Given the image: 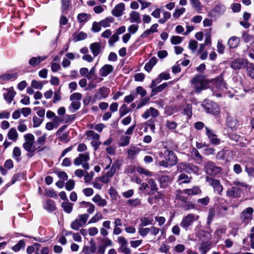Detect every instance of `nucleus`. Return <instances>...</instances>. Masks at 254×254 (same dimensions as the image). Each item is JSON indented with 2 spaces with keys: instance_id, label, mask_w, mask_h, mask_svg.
<instances>
[{
  "instance_id": "f257e3e1",
  "label": "nucleus",
  "mask_w": 254,
  "mask_h": 254,
  "mask_svg": "<svg viewBox=\"0 0 254 254\" xmlns=\"http://www.w3.org/2000/svg\"><path fill=\"white\" fill-rule=\"evenodd\" d=\"M24 143L23 144V148L29 153H34L40 148L39 146L34 141L35 137L31 133H27L24 135Z\"/></svg>"
},
{
  "instance_id": "f03ea898",
  "label": "nucleus",
  "mask_w": 254,
  "mask_h": 254,
  "mask_svg": "<svg viewBox=\"0 0 254 254\" xmlns=\"http://www.w3.org/2000/svg\"><path fill=\"white\" fill-rule=\"evenodd\" d=\"M191 83L194 89V91L196 93H199L202 90L206 88L208 82L203 75H197L192 78Z\"/></svg>"
},
{
  "instance_id": "7ed1b4c3",
  "label": "nucleus",
  "mask_w": 254,
  "mask_h": 254,
  "mask_svg": "<svg viewBox=\"0 0 254 254\" xmlns=\"http://www.w3.org/2000/svg\"><path fill=\"white\" fill-rule=\"evenodd\" d=\"M90 160L89 152L80 153L74 159L73 163L75 166L82 165V167L87 170L90 168L89 164L88 163Z\"/></svg>"
},
{
  "instance_id": "20e7f679",
  "label": "nucleus",
  "mask_w": 254,
  "mask_h": 254,
  "mask_svg": "<svg viewBox=\"0 0 254 254\" xmlns=\"http://www.w3.org/2000/svg\"><path fill=\"white\" fill-rule=\"evenodd\" d=\"M89 215L86 213L78 215V217L71 222V228L76 231L78 230L80 227L86 224Z\"/></svg>"
},
{
  "instance_id": "39448f33",
  "label": "nucleus",
  "mask_w": 254,
  "mask_h": 254,
  "mask_svg": "<svg viewBox=\"0 0 254 254\" xmlns=\"http://www.w3.org/2000/svg\"><path fill=\"white\" fill-rule=\"evenodd\" d=\"M199 217V216L197 215L192 213L189 214L183 218L180 223V226L187 230L192 224L193 222L198 220Z\"/></svg>"
},
{
  "instance_id": "423d86ee",
  "label": "nucleus",
  "mask_w": 254,
  "mask_h": 254,
  "mask_svg": "<svg viewBox=\"0 0 254 254\" xmlns=\"http://www.w3.org/2000/svg\"><path fill=\"white\" fill-rule=\"evenodd\" d=\"M206 181L213 188L214 191L215 193L220 195H222L223 187L221 185L219 180L206 177Z\"/></svg>"
},
{
  "instance_id": "0eeeda50",
  "label": "nucleus",
  "mask_w": 254,
  "mask_h": 254,
  "mask_svg": "<svg viewBox=\"0 0 254 254\" xmlns=\"http://www.w3.org/2000/svg\"><path fill=\"white\" fill-rule=\"evenodd\" d=\"M206 173L210 175L216 176L221 171V168L216 166L212 162H207L204 164Z\"/></svg>"
},
{
  "instance_id": "6e6552de",
  "label": "nucleus",
  "mask_w": 254,
  "mask_h": 254,
  "mask_svg": "<svg viewBox=\"0 0 254 254\" xmlns=\"http://www.w3.org/2000/svg\"><path fill=\"white\" fill-rule=\"evenodd\" d=\"M254 210L249 207L245 209L240 214V219L246 224H248L253 219L252 215Z\"/></svg>"
},
{
  "instance_id": "1a4fd4ad",
  "label": "nucleus",
  "mask_w": 254,
  "mask_h": 254,
  "mask_svg": "<svg viewBox=\"0 0 254 254\" xmlns=\"http://www.w3.org/2000/svg\"><path fill=\"white\" fill-rule=\"evenodd\" d=\"M248 61L247 60L239 58L233 61L230 64L231 67L235 70L240 69L248 65Z\"/></svg>"
},
{
  "instance_id": "9d476101",
  "label": "nucleus",
  "mask_w": 254,
  "mask_h": 254,
  "mask_svg": "<svg viewBox=\"0 0 254 254\" xmlns=\"http://www.w3.org/2000/svg\"><path fill=\"white\" fill-rule=\"evenodd\" d=\"M164 159H166L168 164L170 166L176 165L178 162V159L174 152L172 151L167 150L164 152Z\"/></svg>"
},
{
  "instance_id": "9b49d317",
  "label": "nucleus",
  "mask_w": 254,
  "mask_h": 254,
  "mask_svg": "<svg viewBox=\"0 0 254 254\" xmlns=\"http://www.w3.org/2000/svg\"><path fill=\"white\" fill-rule=\"evenodd\" d=\"M203 110L207 113L217 115L220 112V108L218 105L214 103L207 104V105H202Z\"/></svg>"
},
{
  "instance_id": "f8f14e48",
  "label": "nucleus",
  "mask_w": 254,
  "mask_h": 254,
  "mask_svg": "<svg viewBox=\"0 0 254 254\" xmlns=\"http://www.w3.org/2000/svg\"><path fill=\"white\" fill-rule=\"evenodd\" d=\"M159 115V112L157 109L153 107H150L144 112L141 116L143 119H147L150 116L153 118H156L158 117Z\"/></svg>"
},
{
  "instance_id": "ddd939ff",
  "label": "nucleus",
  "mask_w": 254,
  "mask_h": 254,
  "mask_svg": "<svg viewBox=\"0 0 254 254\" xmlns=\"http://www.w3.org/2000/svg\"><path fill=\"white\" fill-rule=\"evenodd\" d=\"M110 93V89L105 87L99 88L95 94V98L98 100L108 97Z\"/></svg>"
},
{
  "instance_id": "4468645a",
  "label": "nucleus",
  "mask_w": 254,
  "mask_h": 254,
  "mask_svg": "<svg viewBox=\"0 0 254 254\" xmlns=\"http://www.w3.org/2000/svg\"><path fill=\"white\" fill-rule=\"evenodd\" d=\"M114 70L113 66L111 64H105L99 70V75L102 77H106L111 73Z\"/></svg>"
},
{
  "instance_id": "2eb2a0df",
  "label": "nucleus",
  "mask_w": 254,
  "mask_h": 254,
  "mask_svg": "<svg viewBox=\"0 0 254 254\" xmlns=\"http://www.w3.org/2000/svg\"><path fill=\"white\" fill-rule=\"evenodd\" d=\"M124 10L125 4L121 2L115 6V7L112 10V13L114 16L119 17L123 14Z\"/></svg>"
},
{
  "instance_id": "dca6fc26",
  "label": "nucleus",
  "mask_w": 254,
  "mask_h": 254,
  "mask_svg": "<svg viewBox=\"0 0 254 254\" xmlns=\"http://www.w3.org/2000/svg\"><path fill=\"white\" fill-rule=\"evenodd\" d=\"M6 90L7 91V93L3 94L4 98L8 103H10L13 100L16 94V92L14 91L13 88L7 89Z\"/></svg>"
},
{
  "instance_id": "f3484780",
  "label": "nucleus",
  "mask_w": 254,
  "mask_h": 254,
  "mask_svg": "<svg viewBox=\"0 0 254 254\" xmlns=\"http://www.w3.org/2000/svg\"><path fill=\"white\" fill-rule=\"evenodd\" d=\"M201 190L198 186H194L191 189H185L183 190V192L187 195H198L201 193Z\"/></svg>"
},
{
  "instance_id": "a211bd4d",
  "label": "nucleus",
  "mask_w": 254,
  "mask_h": 254,
  "mask_svg": "<svg viewBox=\"0 0 254 254\" xmlns=\"http://www.w3.org/2000/svg\"><path fill=\"white\" fill-rule=\"evenodd\" d=\"M226 194L229 197H233L235 198L239 197L241 195V190L239 188L232 187L231 189L227 191Z\"/></svg>"
},
{
  "instance_id": "6ab92c4d",
  "label": "nucleus",
  "mask_w": 254,
  "mask_h": 254,
  "mask_svg": "<svg viewBox=\"0 0 254 254\" xmlns=\"http://www.w3.org/2000/svg\"><path fill=\"white\" fill-rule=\"evenodd\" d=\"M47 58V56L33 57L29 61V64L32 66L35 67L38 65L40 63Z\"/></svg>"
},
{
  "instance_id": "aec40b11",
  "label": "nucleus",
  "mask_w": 254,
  "mask_h": 254,
  "mask_svg": "<svg viewBox=\"0 0 254 254\" xmlns=\"http://www.w3.org/2000/svg\"><path fill=\"white\" fill-rule=\"evenodd\" d=\"M101 44L99 43L95 42L90 46V50L94 57L97 56L101 53Z\"/></svg>"
},
{
  "instance_id": "412c9836",
  "label": "nucleus",
  "mask_w": 254,
  "mask_h": 254,
  "mask_svg": "<svg viewBox=\"0 0 254 254\" xmlns=\"http://www.w3.org/2000/svg\"><path fill=\"white\" fill-rule=\"evenodd\" d=\"M192 178L187 175L182 173L180 174L178 178L177 182L179 185L182 184H189L191 182Z\"/></svg>"
},
{
  "instance_id": "4be33fe9",
  "label": "nucleus",
  "mask_w": 254,
  "mask_h": 254,
  "mask_svg": "<svg viewBox=\"0 0 254 254\" xmlns=\"http://www.w3.org/2000/svg\"><path fill=\"white\" fill-rule=\"evenodd\" d=\"M129 20L131 23H140V14L135 11H132L129 13Z\"/></svg>"
},
{
  "instance_id": "5701e85b",
  "label": "nucleus",
  "mask_w": 254,
  "mask_h": 254,
  "mask_svg": "<svg viewBox=\"0 0 254 254\" xmlns=\"http://www.w3.org/2000/svg\"><path fill=\"white\" fill-rule=\"evenodd\" d=\"M81 207L86 208L87 212L89 214L93 213L95 211V206L90 202L82 201L80 203Z\"/></svg>"
},
{
  "instance_id": "b1692460",
  "label": "nucleus",
  "mask_w": 254,
  "mask_h": 254,
  "mask_svg": "<svg viewBox=\"0 0 254 254\" xmlns=\"http://www.w3.org/2000/svg\"><path fill=\"white\" fill-rule=\"evenodd\" d=\"M140 151V149L136 146H130L127 150V154L130 158L133 159Z\"/></svg>"
},
{
  "instance_id": "393cba45",
  "label": "nucleus",
  "mask_w": 254,
  "mask_h": 254,
  "mask_svg": "<svg viewBox=\"0 0 254 254\" xmlns=\"http://www.w3.org/2000/svg\"><path fill=\"white\" fill-rule=\"evenodd\" d=\"M7 137L9 139L16 141L18 138V134L14 127L11 128L7 133Z\"/></svg>"
},
{
  "instance_id": "a878e982",
  "label": "nucleus",
  "mask_w": 254,
  "mask_h": 254,
  "mask_svg": "<svg viewBox=\"0 0 254 254\" xmlns=\"http://www.w3.org/2000/svg\"><path fill=\"white\" fill-rule=\"evenodd\" d=\"M240 38L236 36L231 37L228 41V45L230 48H235L240 43Z\"/></svg>"
},
{
  "instance_id": "bb28decb",
  "label": "nucleus",
  "mask_w": 254,
  "mask_h": 254,
  "mask_svg": "<svg viewBox=\"0 0 254 254\" xmlns=\"http://www.w3.org/2000/svg\"><path fill=\"white\" fill-rule=\"evenodd\" d=\"M92 201L97 203L98 205L104 207L107 205V201L105 199H103L99 194H96L92 198Z\"/></svg>"
},
{
  "instance_id": "cd10ccee",
  "label": "nucleus",
  "mask_w": 254,
  "mask_h": 254,
  "mask_svg": "<svg viewBox=\"0 0 254 254\" xmlns=\"http://www.w3.org/2000/svg\"><path fill=\"white\" fill-rule=\"evenodd\" d=\"M157 62V59L156 57H153L151 58L149 61L146 63L145 65L144 68L145 69L149 72L154 66Z\"/></svg>"
},
{
  "instance_id": "c85d7f7f",
  "label": "nucleus",
  "mask_w": 254,
  "mask_h": 254,
  "mask_svg": "<svg viewBox=\"0 0 254 254\" xmlns=\"http://www.w3.org/2000/svg\"><path fill=\"white\" fill-rule=\"evenodd\" d=\"M211 245V243L209 241L202 243L199 248L201 254H206L207 251L210 250Z\"/></svg>"
},
{
  "instance_id": "c756f323",
  "label": "nucleus",
  "mask_w": 254,
  "mask_h": 254,
  "mask_svg": "<svg viewBox=\"0 0 254 254\" xmlns=\"http://www.w3.org/2000/svg\"><path fill=\"white\" fill-rule=\"evenodd\" d=\"M73 40L74 42L81 41L86 39L87 37V34L81 31L77 33H74L72 35Z\"/></svg>"
},
{
  "instance_id": "7c9ffc66",
  "label": "nucleus",
  "mask_w": 254,
  "mask_h": 254,
  "mask_svg": "<svg viewBox=\"0 0 254 254\" xmlns=\"http://www.w3.org/2000/svg\"><path fill=\"white\" fill-rule=\"evenodd\" d=\"M55 202L51 199L46 200L45 204L44 205V208L49 212H52L55 209Z\"/></svg>"
},
{
  "instance_id": "2f4dec72",
  "label": "nucleus",
  "mask_w": 254,
  "mask_h": 254,
  "mask_svg": "<svg viewBox=\"0 0 254 254\" xmlns=\"http://www.w3.org/2000/svg\"><path fill=\"white\" fill-rule=\"evenodd\" d=\"M87 136V139L88 140H95L99 139L100 135L99 134L95 133L93 130H88L86 132Z\"/></svg>"
},
{
  "instance_id": "473e14b6",
  "label": "nucleus",
  "mask_w": 254,
  "mask_h": 254,
  "mask_svg": "<svg viewBox=\"0 0 254 254\" xmlns=\"http://www.w3.org/2000/svg\"><path fill=\"white\" fill-rule=\"evenodd\" d=\"M73 205V204L71 202H64L61 206L65 212L70 213L72 210Z\"/></svg>"
},
{
  "instance_id": "72a5a7b5",
  "label": "nucleus",
  "mask_w": 254,
  "mask_h": 254,
  "mask_svg": "<svg viewBox=\"0 0 254 254\" xmlns=\"http://www.w3.org/2000/svg\"><path fill=\"white\" fill-rule=\"evenodd\" d=\"M114 21V18L112 17H109L106 18L105 19L101 20L100 22V23L101 25V27H103L104 28L109 27L110 26V24L113 23Z\"/></svg>"
},
{
  "instance_id": "f704fd0d",
  "label": "nucleus",
  "mask_w": 254,
  "mask_h": 254,
  "mask_svg": "<svg viewBox=\"0 0 254 254\" xmlns=\"http://www.w3.org/2000/svg\"><path fill=\"white\" fill-rule=\"evenodd\" d=\"M103 218L101 213L97 212L88 221V224L95 223Z\"/></svg>"
},
{
  "instance_id": "c9c22d12",
  "label": "nucleus",
  "mask_w": 254,
  "mask_h": 254,
  "mask_svg": "<svg viewBox=\"0 0 254 254\" xmlns=\"http://www.w3.org/2000/svg\"><path fill=\"white\" fill-rule=\"evenodd\" d=\"M167 86H168V84L167 83H163L161 85L153 88L152 90L151 96H153V95L156 94V93H157L158 92H160L162 91L166 87H167Z\"/></svg>"
},
{
  "instance_id": "e433bc0d",
  "label": "nucleus",
  "mask_w": 254,
  "mask_h": 254,
  "mask_svg": "<svg viewBox=\"0 0 254 254\" xmlns=\"http://www.w3.org/2000/svg\"><path fill=\"white\" fill-rule=\"evenodd\" d=\"M89 15L86 13H80L77 15V20L80 23H84L89 20Z\"/></svg>"
},
{
  "instance_id": "4c0bfd02",
  "label": "nucleus",
  "mask_w": 254,
  "mask_h": 254,
  "mask_svg": "<svg viewBox=\"0 0 254 254\" xmlns=\"http://www.w3.org/2000/svg\"><path fill=\"white\" fill-rule=\"evenodd\" d=\"M80 107V103L79 101H72V102L70 104V107H69V110L72 112H74L75 111H77L79 109Z\"/></svg>"
},
{
  "instance_id": "58836bf2",
  "label": "nucleus",
  "mask_w": 254,
  "mask_h": 254,
  "mask_svg": "<svg viewBox=\"0 0 254 254\" xmlns=\"http://www.w3.org/2000/svg\"><path fill=\"white\" fill-rule=\"evenodd\" d=\"M177 193L176 196V199L180 200L182 202V203H184L187 201V197L183 196L182 195L183 192V190H177Z\"/></svg>"
},
{
  "instance_id": "ea45409f",
  "label": "nucleus",
  "mask_w": 254,
  "mask_h": 254,
  "mask_svg": "<svg viewBox=\"0 0 254 254\" xmlns=\"http://www.w3.org/2000/svg\"><path fill=\"white\" fill-rule=\"evenodd\" d=\"M188 163H179L177 166V170L178 172L182 173L183 172L187 173Z\"/></svg>"
},
{
  "instance_id": "a19ab883",
  "label": "nucleus",
  "mask_w": 254,
  "mask_h": 254,
  "mask_svg": "<svg viewBox=\"0 0 254 254\" xmlns=\"http://www.w3.org/2000/svg\"><path fill=\"white\" fill-rule=\"evenodd\" d=\"M18 76L17 73H5L0 76V78L4 80H10L12 79H15Z\"/></svg>"
},
{
  "instance_id": "79ce46f5",
  "label": "nucleus",
  "mask_w": 254,
  "mask_h": 254,
  "mask_svg": "<svg viewBox=\"0 0 254 254\" xmlns=\"http://www.w3.org/2000/svg\"><path fill=\"white\" fill-rule=\"evenodd\" d=\"M198 46V43L194 40H191L189 41L188 47L191 51L192 53H194Z\"/></svg>"
},
{
  "instance_id": "37998d69",
  "label": "nucleus",
  "mask_w": 254,
  "mask_h": 254,
  "mask_svg": "<svg viewBox=\"0 0 254 254\" xmlns=\"http://www.w3.org/2000/svg\"><path fill=\"white\" fill-rule=\"evenodd\" d=\"M127 203L131 206L136 207L141 204V201L138 198L130 199L127 201Z\"/></svg>"
},
{
  "instance_id": "c03bdc74",
  "label": "nucleus",
  "mask_w": 254,
  "mask_h": 254,
  "mask_svg": "<svg viewBox=\"0 0 254 254\" xmlns=\"http://www.w3.org/2000/svg\"><path fill=\"white\" fill-rule=\"evenodd\" d=\"M136 97L135 92H132L130 95L126 96L124 98V102L127 103H131Z\"/></svg>"
},
{
  "instance_id": "a18cd8bd",
  "label": "nucleus",
  "mask_w": 254,
  "mask_h": 254,
  "mask_svg": "<svg viewBox=\"0 0 254 254\" xmlns=\"http://www.w3.org/2000/svg\"><path fill=\"white\" fill-rule=\"evenodd\" d=\"M129 109L127 107V106L126 104H123L120 107L119 110V113L121 117H123L126 115L129 112Z\"/></svg>"
},
{
  "instance_id": "49530a36",
  "label": "nucleus",
  "mask_w": 254,
  "mask_h": 254,
  "mask_svg": "<svg viewBox=\"0 0 254 254\" xmlns=\"http://www.w3.org/2000/svg\"><path fill=\"white\" fill-rule=\"evenodd\" d=\"M181 206L185 210H189L195 208V205L191 203L190 202L187 201L184 203H182Z\"/></svg>"
},
{
  "instance_id": "de8ad7c7",
  "label": "nucleus",
  "mask_w": 254,
  "mask_h": 254,
  "mask_svg": "<svg viewBox=\"0 0 254 254\" xmlns=\"http://www.w3.org/2000/svg\"><path fill=\"white\" fill-rule=\"evenodd\" d=\"M21 154V150L18 147H15L13 149L12 155L13 158H15L17 161H19V157Z\"/></svg>"
},
{
  "instance_id": "09e8293b",
  "label": "nucleus",
  "mask_w": 254,
  "mask_h": 254,
  "mask_svg": "<svg viewBox=\"0 0 254 254\" xmlns=\"http://www.w3.org/2000/svg\"><path fill=\"white\" fill-rule=\"evenodd\" d=\"M188 171H187L188 173H197L198 172L199 169H198V167H197L196 166L194 165L188 163Z\"/></svg>"
},
{
  "instance_id": "8fccbe9b",
  "label": "nucleus",
  "mask_w": 254,
  "mask_h": 254,
  "mask_svg": "<svg viewBox=\"0 0 254 254\" xmlns=\"http://www.w3.org/2000/svg\"><path fill=\"white\" fill-rule=\"evenodd\" d=\"M186 10L184 7L180 8H176L173 13V16L176 18H178L182 14H183Z\"/></svg>"
},
{
  "instance_id": "3c124183",
  "label": "nucleus",
  "mask_w": 254,
  "mask_h": 254,
  "mask_svg": "<svg viewBox=\"0 0 254 254\" xmlns=\"http://www.w3.org/2000/svg\"><path fill=\"white\" fill-rule=\"evenodd\" d=\"M47 134L46 133H44L42 136L39 137L37 139V141L36 142L37 146H39L40 148L41 146L44 145L45 142V140L46 139Z\"/></svg>"
},
{
  "instance_id": "603ef678",
  "label": "nucleus",
  "mask_w": 254,
  "mask_h": 254,
  "mask_svg": "<svg viewBox=\"0 0 254 254\" xmlns=\"http://www.w3.org/2000/svg\"><path fill=\"white\" fill-rule=\"evenodd\" d=\"M25 246L24 241L23 240H20L18 242L17 244L12 247V250L15 252L19 251L21 248L24 247Z\"/></svg>"
},
{
  "instance_id": "864d4df0",
  "label": "nucleus",
  "mask_w": 254,
  "mask_h": 254,
  "mask_svg": "<svg viewBox=\"0 0 254 254\" xmlns=\"http://www.w3.org/2000/svg\"><path fill=\"white\" fill-rule=\"evenodd\" d=\"M171 17V13L168 11L163 12V18L160 19L158 22L161 24L164 23L168 19Z\"/></svg>"
},
{
  "instance_id": "5fc2aeb1",
  "label": "nucleus",
  "mask_w": 254,
  "mask_h": 254,
  "mask_svg": "<svg viewBox=\"0 0 254 254\" xmlns=\"http://www.w3.org/2000/svg\"><path fill=\"white\" fill-rule=\"evenodd\" d=\"M183 38L178 36H174L171 39V42L173 45H177L182 42Z\"/></svg>"
},
{
  "instance_id": "6e6d98bb",
  "label": "nucleus",
  "mask_w": 254,
  "mask_h": 254,
  "mask_svg": "<svg viewBox=\"0 0 254 254\" xmlns=\"http://www.w3.org/2000/svg\"><path fill=\"white\" fill-rule=\"evenodd\" d=\"M231 152L229 150H222L219 151L216 155V157L219 159H224L225 156L226 154H229Z\"/></svg>"
},
{
  "instance_id": "4d7b16f0",
  "label": "nucleus",
  "mask_w": 254,
  "mask_h": 254,
  "mask_svg": "<svg viewBox=\"0 0 254 254\" xmlns=\"http://www.w3.org/2000/svg\"><path fill=\"white\" fill-rule=\"evenodd\" d=\"M130 137L126 136L121 138L120 142L119 143L120 146H125L127 145L129 143Z\"/></svg>"
},
{
  "instance_id": "13d9d810",
  "label": "nucleus",
  "mask_w": 254,
  "mask_h": 254,
  "mask_svg": "<svg viewBox=\"0 0 254 254\" xmlns=\"http://www.w3.org/2000/svg\"><path fill=\"white\" fill-rule=\"evenodd\" d=\"M141 226H145L148 225L152 224L153 220L149 219L147 217H142L140 219Z\"/></svg>"
},
{
  "instance_id": "bf43d9fd",
  "label": "nucleus",
  "mask_w": 254,
  "mask_h": 254,
  "mask_svg": "<svg viewBox=\"0 0 254 254\" xmlns=\"http://www.w3.org/2000/svg\"><path fill=\"white\" fill-rule=\"evenodd\" d=\"M192 6L196 8L197 10L201 9V3L198 0H190Z\"/></svg>"
},
{
  "instance_id": "052dcab7",
  "label": "nucleus",
  "mask_w": 254,
  "mask_h": 254,
  "mask_svg": "<svg viewBox=\"0 0 254 254\" xmlns=\"http://www.w3.org/2000/svg\"><path fill=\"white\" fill-rule=\"evenodd\" d=\"M166 127L169 129H174L177 127V124L174 121L167 120L166 124Z\"/></svg>"
},
{
  "instance_id": "680f3d73",
  "label": "nucleus",
  "mask_w": 254,
  "mask_h": 254,
  "mask_svg": "<svg viewBox=\"0 0 254 254\" xmlns=\"http://www.w3.org/2000/svg\"><path fill=\"white\" fill-rule=\"evenodd\" d=\"M101 25L100 22H94L92 24L91 30L93 32H98L101 30Z\"/></svg>"
},
{
  "instance_id": "e2e57ef3",
  "label": "nucleus",
  "mask_w": 254,
  "mask_h": 254,
  "mask_svg": "<svg viewBox=\"0 0 254 254\" xmlns=\"http://www.w3.org/2000/svg\"><path fill=\"white\" fill-rule=\"evenodd\" d=\"M81 99V94L79 93H74L70 96V100L73 101H79Z\"/></svg>"
},
{
  "instance_id": "0e129e2a",
  "label": "nucleus",
  "mask_w": 254,
  "mask_h": 254,
  "mask_svg": "<svg viewBox=\"0 0 254 254\" xmlns=\"http://www.w3.org/2000/svg\"><path fill=\"white\" fill-rule=\"evenodd\" d=\"M215 215V212L214 209L210 208L209 209L208 215L207 217V223L210 224L212 221L214 216Z\"/></svg>"
},
{
  "instance_id": "69168bd1",
  "label": "nucleus",
  "mask_w": 254,
  "mask_h": 254,
  "mask_svg": "<svg viewBox=\"0 0 254 254\" xmlns=\"http://www.w3.org/2000/svg\"><path fill=\"white\" fill-rule=\"evenodd\" d=\"M160 182L161 183V185L163 187H165L167 185V184L169 182V177L168 176H163L161 177L160 179Z\"/></svg>"
},
{
  "instance_id": "338daca9",
  "label": "nucleus",
  "mask_w": 254,
  "mask_h": 254,
  "mask_svg": "<svg viewBox=\"0 0 254 254\" xmlns=\"http://www.w3.org/2000/svg\"><path fill=\"white\" fill-rule=\"evenodd\" d=\"M31 86L35 89H41L43 88V84L42 82L40 81L33 80L31 82Z\"/></svg>"
},
{
  "instance_id": "774afa93",
  "label": "nucleus",
  "mask_w": 254,
  "mask_h": 254,
  "mask_svg": "<svg viewBox=\"0 0 254 254\" xmlns=\"http://www.w3.org/2000/svg\"><path fill=\"white\" fill-rule=\"evenodd\" d=\"M247 67L249 74L251 77L254 78V67L253 65L251 64H248V65Z\"/></svg>"
}]
</instances>
